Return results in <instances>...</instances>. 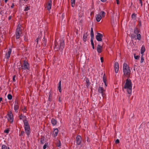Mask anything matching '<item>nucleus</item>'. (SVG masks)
I'll use <instances>...</instances> for the list:
<instances>
[{
	"label": "nucleus",
	"mask_w": 149,
	"mask_h": 149,
	"mask_svg": "<svg viewBox=\"0 0 149 149\" xmlns=\"http://www.w3.org/2000/svg\"><path fill=\"white\" fill-rule=\"evenodd\" d=\"M128 78L126 80V83L125 84L124 88L126 89L128 93L130 94L132 93V83L131 80Z\"/></svg>",
	"instance_id": "f257e3e1"
},
{
	"label": "nucleus",
	"mask_w": 149,
	"mask_h": 149,
	"mask_svg": "<svg viewBox=\"0 0 149 149\" xmlns=\"http://www.w3.org/2000/svg\"><path fill=\"white\" fill-rule=\"evenodd\" d=\"M24 129L25 132L28 137H29L31 133V130L27 120L24 121Z\"/></svg>",
	"instance_id": "f03ea898"
},
{
	"label": "nucleus",
	"mask_w": 149,
	"mask_h": 149,
	"mask_svg": "<svg viewBox=\"0 0 149 149\" xmlns=\"http://www.w3.org/2000/svg\"><path fill=\"white\" fill-rule=\"evenodd\" d=\"M59 45H58L57 44L55 43V47L57 48L58 49L57 50H61V51H62L64 47L65 46V42L63 40H61L59 41Z\"/></svg>",
	"instance_id": "7ed1b4c3"
},
{
	"label": "nucleus",
	"mask_w": 149,
	"mask_h": 149,
	"mask_svg": "<svg viewBox=\"0 0 149 149\" xmlns=\"http://www.w3.org/2000/svg\"><path fill=\"white\" fill-rule=\"evenodd\" d=\"M24 64L23 65H22V69L23 70H28L30 69V65L27 61L26 60L24 61Z\"/></svg>",
	"instance_id": "20e7f679"
},
{
	"label": "nucleus",
	"mask_w": 149,
	"mask_h": 149,
	"mask_svg": "<svg viewBox=\"0 0 149 149\" xmlns=\"http://www.w3.org/2000/svg\"><path fill=\"white\" fill-rule=\"evenodd\" d=\"M139 30L136 27L134 28V32L135 34L136 35V39L140 40L141 39V36L140 34L139 33Z\"/></svg>",
	"instance_id": "39448f33"
},
{
	"label": "nucleus",
	"mask_w": 149,
	"mask_h": 149,
	"mask_svg": "<svg viewBox=\"0 0 149 149\" xmlns=\"http://www.w3.org/2000/svg\"><path fill=\"white\" fill-rule=\"evenodd\" d=\"M98 91L99 93L101 94L102 95L103 97H105L106 95L104 93L105 90L104 89L103 87L100 86L98 88Z\"/></svg>",
	"instance_id": "423d86ee"
},
{
	"label": "nucleus",
	"mask_w": 149,
	"mask_h": 149,
	"mask_svg": "<svg viewBox=\"0 0 149 149\" xmlns=\"http://www.w3.org/2000/svg\"><path fill=\"white\" fill-rule=\"evenodd\" d=\"M123 74L127 78H129L130 77V69L124 70H123Z\"/></svg>",
	"instance_id": "0eeeda50"
},
{
	"label": "nucleus",
	"mask_w": 149,
	"mask_h": 149,
	"mask_svg": "<svg viewBox=\"0 0 149 149\" xmlns=\"http://www.w3.org/2000/svg\"><path fill=\"white\" fill-rule=\"evenodd\" d=\"M103 36L102 34L99 33H97V35L96 36V40L98 41H101L102 40V38H103Z\"/></svg>",
	"instance_id": "6e6552de"
},
{
	"label": "nucleus",
	"mask_w": 149,
	"mask_h": 149,
	"mask_svg": "<svg viewBox=\"0 0 149 149\" xmlns=\"http://www.w3.org/2000/svg\"><path fill=\"white\" fill-rule=\"evenodd\" d=\"M76 143L77 145H80L81 142L82 138L81 136L80 135L77 136L76 137Z\"/></svg>",
	"instance_id": "1a4fd4ad"
},
{
	"label": "nucleus",
	"mask_w": 149,
	"mask_h": 149,
	"mask_svg": "<svg viewBox=\"0 0 149 149\" xmlns=\"http://www.w3.org/2000/svg\"><path fill=\"white\" fill-rule=\"evenodd\" d=\"M12 51V49L9 48L8 52H6L5 54V58L7 59H9L10 57V55Z\"/></svg>",
	"instance_id": "9d476101"
},
{
	"label": "nucleus",
	"mask_w": 149,
	"mask_h": 149,
	"mask_svg": "<svg viewBox=\"0 0 149 149\" xmlns=\"http://www.w3.org/2000/svg\"><path fill=\"white\" fill-rule=\"evenodd\" d=\"M119 64L117 62H116L114 63V68L115 69V72L117 73L119 70Z\"/></svg>",
	"instance_id": "9b49d317"
},
{
	"label": "nucleus",
	"mask_w": 149,
	"mask_h": 149,
	"mask_svg": "<svg viewBox=\"0 0 149 149\" xmlns=\"http://www.w3.org/2000/svg\"><path fill=\"white\" fill-rule=\"evenodd\" d=\"M102 46L100 44L98 45L97 47V52L98 53H100L102 52Z\"/></svg>",
	"instance_id": "f8f14e48"
},
{
	"label": "nucleus",
	"mask_w": 149,
	"mask_h": 149,
	"mask_svg": "<svg viewBox=\"0 0 149 149\" xmlns=\"http://www.w3.org/2000/svg\"><path fill=\"white\" fill-rule=\"evenodd\" d=\"M58 132V128L54 129L52 136L53 137H55L57 135Z\"/></svg>",
	"instance_id": "ddd939ff"
},
{
	"label": "nucleus",
	"mask_w": 149,
	"mask_h": 149,
	"mask_svg": "<svg viewBox=\"0 0 149 149\" xmlns=\"http://www.w3.org/2000/svg\"><path fill=\"white\" fill-rule=\"evenodd\" d=\"M19 108V105H18V103L16 102V101L15 102V105L14 107V109L15 112H17V111Z\"/></svg>",
	"instance_id": "4468645a"
},
{
	"label": "nucleus",
	"mask_w": 149,
	"mask_h": 149,
	"mask_svg": "<svg viewBox=\"0 0 149 149\" xmlns=\"http://www.w3.org/2000/svg\"><path fill=\"white\" fill-rule=\"evenodd\" d=\"M8 120H12V122H13V118L12 112L10 111L9 112L8 114Z\"/></svg>",
	"instance_id": "2eb2a0df"
},
{
	"label": "nucleus",
	"mask_w": 149,
	"mask_h": 149,
	"mask_svg": "<svg viewBox=\"0 0 149 149\" xmlns=\"http://www.w3.org/2000/svg\"><path fill=\"white\" fill-rule=\"evenodd\" d=\"M52 7V1L49 0L48 2L47 5V8L48 10H50L51 8Z\"/></svg>",
	"instance_id": "dca6fc26"
},
{
	"label": "nucleus",
	"mask_w": 149,
	"mask_h": 149,
	"mask_svg": "<svg viewBox=\"0 0 149 149\" xmlns=\"http://www.w3.org/2000/svg\"><path fill=\"white\" fill-rule=\"evenodd\" d=\"M19 118L20 120H22V118H23L22 120L23 122V123H24V121L26 120V116H24V115H22V114H21L19 116Z\"/></svg>",
	"instance_id": "f3484780"
},
{
	"label": "nucleus",
	"mask_w": 149,
	"mask_h": 149,
	"mask_svg": "<svg viewBox=\"0 0 149 149\" xmlns=\"http://www.w3.org/2000/svg\"><path fill=\"white\" fill-rule=\"evenodd\" d=\"M146 49L145 47V46L143 45L141 49V54L142 55H143Z\"/></svg>",
	"instance_id": "a211bd4d"
},
{
	"label": "nucleus",
	"mask_w": 149,
	"mask_h": 149,
	"mask_svg": "<svg viewBox=\"0 0 149 149\" xmlns=\"http://www.w3.org/2000/svg\"><path fill=\"white\" fill-rule=\"evenodd\" d=\"M101 15L98 14L96 16V20L97 22H99L102 18Z\"/></svg>",
	"instance_id": "6ab92c4d"
},
{
	"label": "nucleus",
	"mask_w": 149,
	"mask_h": 149,
	"mask_svg": "<svg viewBox=\"0 0 149 149\" xmlns=\"http://www.w3.org/2000/svg\"><path fill=\"white\" fill-rule=\"evenodd\" d=\"M88 36V35L87 34V32L84 34L83 36V40L84 42H85L86 41Z\"/></svg>",
	"instance_id": "aec40b11"
},
{
	"label": "nucleus",
	"mask_w": 149,
	"mask_h": 149,
	"mask_svg": "<svg viewBox=\"0 0 149 149\" xmlns=\"http://www.w3.org/2000/svg\"><path fill=\"white\" fill-rule=\"evenodd\" d=\"M130 68L128 65L126 63H124L123 66V70L126 69H129Z\"/></svg>",
	"instance_id": "412c9836"
},
{
	"label": "nucleus",
	"mask_w": 149,
	"mask_h": 149,
	"mask_svg": "<svg viewBox=\"0 0 149 149\" xmlns=\"http://www.w3.org/2000/svg\"><path fill=\"white\" fill-rule=\"evenodd\" d=\"M58 90L59 91V92L60 93H61L62 92V90H61V80H60L59 81V82L58 83Z\"/></svg>",
	"instance_id": "4be33fe9"
},
{
	"label": "nucleus",
	"mask_w": 149,
	"mask_h": 149,
	"mask_svg": "<svg viewBox=\"0 0 149 149\" xmlns=\"http://www.w3.org/2000/svg\"><path fill=\"white\" fill-rule=\"evenodd\" d=\"M51 122L53 126H54L56 124L57 121L56 119L53 118L51 119Z\"/></svg>",
	"instance_id": "5701e85b"
},
{
	"label": "nucleus",
	"mask_w": 149,
	"mask_h": 149,
	"mask_svg": "<svg viewBox=\"0 0 149 149\" xmlns=\"http://www.w3.org/2000/svg\"><path fill=\"white\" fill-rule=\"evenodd\" d=\"M22 34V30H20L19 29H16V35H20L21 34Z\"/></svg>",
	"instance_id": "b1692460"
},
{
	"label": "nucleus",
	"mask_w": 149,
	"mask_h": 149,
	"mask_svg": "<svg viewBox=\"0 0 149 149\" xmlns=\"http://www.w3.org/2000/svg\"><path fill=\"white\" fill-rule=\"evenodd\" d=\"M30 9V6H28L27 5H26V6L25 7V8L24 10V11H28Z\"/></svg>",
	"instance_id": "393cba45"
},
{
	"label": "nucleus",
	"mask_w": 149,
	"mask_h": 149,
	"mask_svg": "<svg viewBox=\"0 0 149 149\" xmlns=\"http://www.w3.org/2000/svg\"><path fill=\"white\" fill-rule=\"evenodd\" d=\"M45 138L44 136H42V137L40 139V142L41 144H43L45 143Z\"/></svg>",
	"instance_id": "a878e982"
},
{
	"label": "nucleus",
	"mask_w": 149,
	"mask_h": 149,
	"mask_svg": "<svg viewBox=\"0 0 149 149\" xmlns=\"http://www.w3.org/2000/svg\"><path fill=\"white\" fill-rule=\"evenodd\" d=\"M86 86L87 87H88L90 85V83L89 81V80L88 79H86Z\"/></svg>",
	"instance_id": "bb28decb"
},
{
	"label": "nucleus",
	"mask_w": 149,
	"mask_h": 149,
	"mask_svg": "<svg viewBox=\"0 0 149 149\" xmlns=\"http://www.w3.org/2000/svg\"><path fill=\"white\" fill-rule=\"evenodd\" d=\"M106 13L103 11H102L100 13L99 15H101L102 17H104Z\"/></svg>",
	"instance_id": "cd10ccee"
},
{
	"label": "nucleus",
	"mask_w": 149,
	"mask_h": 149,
	"mask_svg": "<svg viewBox=\"0 0 149 149\" xmlns=\"http://www.w3.org/2000/svg\"><path fill=\"white\" fill-rule=\"evenodd\" d=\"M71 5L72 7H74L75 5V0H71Z\"/></svg>",
	"instance_id": "c85d7f7f"
},
{
	"label": "nucleus",
	"mask_w": 149,
	"mask_h": 149,
	"mask_svg": "<svg viewBox=\"0 0 149 149\" xmlns=\"http://www.w3.org/2000/svg\"><path fill=\"white\" fill-rule=\"evenodd\" d=\"M134 58L135 59L137 60V59H139V58H140L139 56V55L136 56V54H134Z\"/></svg>",
	"instance_id": "c756f323"
},
{
	"label": "nucleus",
	"mask_w": 149,
	"mask_h": 149,
	"mask_svg": "<svg viewBox=\"0 0 149 149\" xmlns=\"http://www.w3.org/2000/svg\"><path fill=\"white\" fill-rule=\"evenodd\" d=\"M9 100H11L12 98V96L10 94H8L7 96Z\"/></svg>",
	"instance_id": "7c9ffc66"
},
{
	"label": "nucleus",
	"mask_w": 149,
	"mask_h": 149,
	"mask_svg": "<svg viewBox=\"0 0 149 149\" xmlns=\"http://www.w3.org/2000/svg\"><path fill=\"white\" fill-rule=\"evenodd\" d=\"M131 37L132 39L135 38L136 40L137 39L136 38V36L134 34H132L131 36Z\"/></svg>",
	"instance_id": "2f4dec72"
},
{
	"label": "nucleus",
	"mask_w": 149,
	"mask_h": 149,
	"mask_svg": "<svg viewBox=\"0 0 149 149\" xmlns=\"http://www.w3.org/2000/svg\"><path fill=\"white\" fill-rule=\"evenodd\" d=\"M56 146L58 147H60L61 146V141L59 140L56 144Z\"/></svg>",
	"instance_id": "473e14b6"
},
{
	"label": "nucleus",
	"mask_w": 149,
	"mask_h": 149,
	"mask_svg": "<svg viewBox=\"0 0 149 149\" xmlns=\"http://www.w3.org/2000/svg\"><path fill=\"white\" fill-rule=\"evenodd\" d=\"M43 39H44L43 41V45L44 46H46V43H47V40L45 39L44 38Z\"/></svg>",
	"instance_id": "72a5a7b5"
},
{
	"label": "nucleus",
	"mask_w": 149,
	"mask_h": 149,
	"mask_svg": "<svg viewBox=\"0 0 149 149\" xmlns=\"http://www.w3.org/2000/svg\"><path fill=\"white\" fill-rule=\"evenodd\" d=\"M143 55H142V56H141V62H140L141 63H142L144 61V57H143Z\"/></svg>",
	"instance_id": "f704fd0d"
},
{
	"label": "nucleus",
	"mask_w": 149,
	"mask_h": 149,
	"mask_svg": "<svg viewBox=\"0 0 149 149\" xmlns=\"http://www.w3.org/2000/svg\"><path fill=\"white\" fill-rule=\"evenodd\" d=\"M3 13V8L2 7L0 8V14L2 15Z\"/></svg>",
	"instance_id": "c9c22d12"
},
{
	"label": "nucleus",
	"mask_w": 149,
	"mask_h": 149,
	"mask_svg": "<svg viewBox=\"0 0 149 149\" xmlns=\"http://www.w3.org/2000/svg\"><path fill=\"white\" fill-rule=\"evenodd\" d=\"M7 148L6 146L5 145H3L2 146L1 149H7Z\"/></svg>",
	"instance_id": "e433bc0d"
},
{
	"label": "nucleus",
	"mask_w": 149,
	"mask_h": 149,
	"mask_svg": "<svg viewBox=\"0 0 149 149\" xmlns=\"http://www.w3.org/2000/svg\"><path fill=\"white\" fill-rule=\"evenodd\" d=\"M136 14L135 13H133L131 17L133 19H135L136 18Z\"/></svg>",
	"instance_id": "4c0bfd02"
},
{
	"label": "nucleus",
	"mask_w": 149,
	"mask_h": 149,
	"mask_svg": "<svg viewBox=\"0 0 149 149\" xmlns=\"http://www.w3.org/2000/svg\"><path fill=\"white\" fill-rule=\"evenodd\" d=\"M21 24H19L17 26V27L16 29H19L20 30H22V29L21 28Z\"/></svg>",
	"instance_id": "58836bf2"
},
{
	"label": "nucleus",
	"mask_w": 149,
	"mask_h": 149,
	"mask_svg": "<svg viewBox=\"0 0 149 149\" xmlns=\"http://www.w3.org/2000/svg\"><path fill=\"white\" fill-rule=\"evenodd\" d=\"M21 62L19 61V62H18L17 63V67H18V68L19 67H21V66L22 65H21Z\"/></svg>",
	"instance_id": "ea45409f"
},
{
	"label": "nucleus",
	"mask_w": 149,
	"mask_h": 149,
	"mask_svg": "<svg viewBox=\"0 0 149 149\" xmlns=\"http://www.w3.org/2000/svg\"><path fill=\"white\" fill-rule=\"evenodd\" d=\"M105 74H104L103 78V80L104 82H107V79L106 77H105Z\"/></svg>",
	"instance_id": "a19ab883"
},
{
	"label": "nucleus",
	"mask_w": 149,
	"mask_h": 149,
	"mask_svg": "<svg viewBox=\"0 0 149 149\" xmlns=\"http://www.w3.org/2000/svg\"><path fill=\"white\" fill-rule=\"evenodd\" d=\"M24 133H25V132L24 131H21V133H20V134L19 135V136H23V135L24 134Z\"/></svg>",
	"instance_id": "79ce46f5"
},
{
	"label": "nucleus",
	"mask_w": 149,
	"mask_h": 149,
	"mask_svg": "<svg viewBox=\"0 0 149 149\" xmlns=\"http://www.w3.org/2000/svg\"><path fill=\"white\" fill-rule=\"evenodd\" d=\"M16 39H18L20 38V37L21 36L19 35H16Z\"/></svg>",
	"instance_id": "37998d69"
},
{
	"label": "nucleus",
	"mask_w": 149,
	"mask_h": 149,
	"mask_svg": "<svg viewBox=\"0 0 149 149\" xmlns=\"http://www.w3.org/2000/svg\"><path fill=\"white\" fill-rule=\"evenodd\" d=\"M91 34H94L93 29L92 27L91 28Z\"/></svg>",
	"instance_id": "c03bdc74"
},
{
	"label": "nucleus",
	"mask_w": 149,
	"mask_h": 149,
	"mask_svg": "<svg viewBox=\"0 0 149 149\" xmlns=\"http://www.w3.org/2000/svg\"><path fill=\"white\" fill-rule=\"evenodd\" d=\"M4 132L6 133H8L9 132V130L8 129H6L4 130Z\"/></svg>",
	"instance_id": "a18cd8bd"
},
{
	"label": "nucleus",
	"mask_w": 149,
	"mask_h": 149,
	"mask_svg": "<svg viewBox=\"0 0 149 149\" xmlns=\"http://www.w3.org/2000/svg\"><path fill=\"white\" fill-rule=\"evenodd\" d=\"M91 39L93 40V39L94 38V34H91Z\"/></svg>",
	"instance_id": "49530a36"
},
{
	"label": "nucleus",
	"mask_w": 149,
	"mask_h": 149,
	"mask_svg": "<svg viewBox=\"0 0 149 149\" xmlns=\"http://www.w3.org/2000/svg\"><path fill=\"white\" fill-rule=\"evenodd\" d=\"M91 42L92 46L94 45V44L93 42V40L91 39Z\"/></svg>",
	"instance_id": "de8ad7c7"
},
{
	"label": "nucleus",
	"mask_w": 149,
	"mask_h": 149,
	"mask_svg": "<svg viewBox=\"0 0 149 149\" xmlns=\"http://www.w3.org/2000/svg\"><path fill=\"white\" fill-rule=\"evenodd\" d=\"M51 97V94L49 95V97L48 98V100L49 101H51L52 100Z\"/></svg>",
	"instance_id": "09e8293b"
},
{
	"label": "nucleus",
	"mask_w": 149,
	"mask_h": 149,
	"mask_svg": "<svg viewBox=\"0 0 149 149\" xmlns=\"http://www.w3.org/2000/svg\"><path fill=\"white\" fill-rule=\"evenodd\" d=\"M15 77H16V76L15 75H14V76H13V81L14 82H15L16 81L15 79Z\"/></svg>",
	"instance_id": "8fccbe9b"
},
{
	"label": "nucleus",
	"mask_w": 149,
	"mask_h": 149,
	"mask_svg": "<svg viewBox=\"0 0 149 149\" xmlns=\"http://www.w3.org/2000/svg\"><path fill=\"white\" fill-rule=\"evenodd\" d=\"M47 144L46 143L44 144V146H43V149H45L47 148Z\"/></svg>",
	"instance_id": "3c124183"
},
{
	"label": "nucleus",
	"mask_w": 149,
	"mask_h": 149,
	"mask_svg": "<svg viewBox=\"0 0 149 149\" xmlns=\"http://www.w3.org/2000/svg\"><path fill=\"white\" fill-rule=\"evenodd\" d=\"M119 140L118 139H117L115 141V143L116 144L118 143H119Z\"/></svg>",
	"instance_id": "603ef678"
},
{
	"label": "nucleus",
	"mask_w": 149,
	"mask_h": 149,
	"mask_svg": "<svg viewBox=\"0 0 149 149\" xmlns=\"http://www.w3.org/2000/svg\"><path fill=\"white\" fill-rule=\"evenodd\" d=\"M139 0L140 1L139 3L141 4V7H142V6H143V3H142V0Z\"/></svg>",
	"instance_id": "864d4df0"
},
{
	"label": "nucleus",
	"mask_w": 149,
	"mask_h": 149,
	"mask_svg": "<svg viewBox=\"0 0 149 149\" xmlns=\"http://www.w3.org/2000/svg\"><path fill=\"white\" fill-rule=\"evenodd\" d=\"M26 108L25 107L23 109H22V110L24 113L26 112Z\"/></svg>",
	"instance_id": "5fc2aeb1"
},
{
	"label": "nucleus",
	"mask_w": 149,
	"mask_h": 149,
	"mask_svg": "<svg viewBox=\"0 0 149 149\" xmlns=\"http://www.w3.org/2000/svg\"><path fill=\"white\" fill-rule=\"evenodd\" d=\"M100 60H101V63H102L103 62L104 60H103V57H101L100 58Z\"/></svg>",
	"instance_id": "6e6d98bb"
},
{
	"label": "nucleus",
	"mask_w": 149,
	"mask_h": 149,
	"mask_svg": "<svg viewBox=\"0 0 149 149\" xmlns=\"http://www.w3.org/2000/svg\"><path fill=\"white\" fill-rule=\"evenodd\" d=\"M14 6V3H13L12 4V5L11 6V8H13Z\"/></svg>",
	"instance_id": "4d7b16f0"
},
{
	"label": "nucleus",
	"mask_w": 149,
	"mask_h": 149,
	"mask_svg": "<svg viewBox=\"0 0 149 149\" xmlns=\"http://www.w3.org/2000/svg\"><path fill=\"white\" fill-rule=\"evenodd\" d=\"M11 17H12V16H9L8 18V20H10V19H11Z\"/></svg>",
	"instance_id": "13d9d810"
},
{
	"label": "nucleus",
	"mask_w": 149,
	"mask_h": 149,
	"mask_svg": "<svg viewBox=\"0 0 149 149\" xmlns=\"http://www.w3.org/2000/svg\"><path fill=\"white\" fill-rule=\"evenodd\" d=\"M117 3L118 4H119V0H116Z\"/></svg>",
	"instance_id": "bf43d9fd"
},
{
	"label": "nucleus",
	"mask_w": 149,
	"mask_h": 149,
	"mask_svg": "<svg viewBox=\"0 0 149 149\" xmlns=\"http://www.w3.org/2000/svg\"><path fill=\"white\" fill-rule=\"evenodd\" d=\"M104 84L105 85V86H107V82H104Z\"/></svg>",
	"instance_id": "052dcab7"
},
{
	"label": "nucleus",
	"mask_w": 149,
	"mask_h": 149,
	"mask_svg": "<svg viewBox=\"0 0 149 149\" xmlns=\"http://www.w3.org/2000/svg\"><path fill=\"white\" fill-rule=\"evenodd\" d=\"M60 98H60V97H59V100H58L59 101V102H61V101H61V100Z\"/></svg>",
	"instance_id": "680f3d73"
},
{
	"label": "nucleus",
	"mask_w": 149,
	"mask_h": 149,
	"mask_svg": "<svg viewBox=\"0 0 149 149\" xmlns=\"http://www.w3.org/2000/svg\"><path fill=\"white\" fill-rule=\"evenodd\" d=\"M2 98L1 97H0V102L2 100Z\"/></svg>",
	"instance_id": "e2e57ef3"
},
{
	"label": "nucleus",
	"mask_w": 149,
	"mask_h": 149,
	"mask_svg": "<svg viewBox=\"0 0 149 149\" xmlns=\"http://www.w3.org/2000/svg\"><path fill=\"white\" fill-rule=\"evenodd\" d=\"M38 39H39V38H38L36 39V41H37V43H38Z\"/></svg>",
	"instance_id": "0e129e2a"
},
{
	"label": "nucleus",
	"mask_w": 149,
	"mask_h": 149,
	"mask_svg": "<svg viewBox=\"0 0 149 149\" xmlns=\"http://www.w3.org/2000/svg\"><path fill=\"white\" fill-rule=\"evenodd\" d=\"M21 67H19L18 68V69H19V70H21Z\"/></svg>",
	"instance_id": "69168bd1"
},
{
	"label": "nucleus",
	"mask_w": 149,
	"mask_h": 149,
	"mask_svg": "<svg viewBox=\"0 0 149 149\" xmlns=\"http://www.w3.org/2000/svg\"><path fill=\"white\" fill-rule=\"evenodd\" d=\"M101 1L103 2H105L106 0H101Z\"/></svg>",
	"instance_id": "338daca9"
},
{
	"label": "nucleus",
	"mask_w": 149,
	"mask_h": 149,
	"mask_svg": "<svg viewBox=\"0 0 149 149\" xmlns=\"http://www.w3.org/2000/svg\"><path fill=\"white\" fill-rule=\"evenodd\" d=\"M80 23H82V20L81 19L80 20Z\"/></svg>",
	"instance_id": "774afa93"
}]
</instances>
